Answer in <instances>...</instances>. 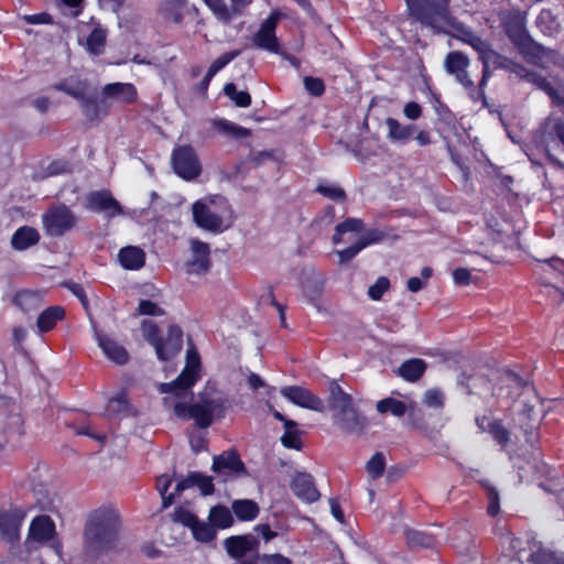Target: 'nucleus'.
Returning a JSON list of instances; mask_svg holds the SVG:
<instances>
[{
  "instance_id": "nucleus-1",
  "label": "nucleus",
  "mask_w": 564,
  "mask_h": 564,
  "mask_svg": "<svg viewBox=\"0 0 564 564\" xmlns=\"http://www.w3.org/2000/svg\"><path fill=\"white\" fill-rule=\"evenodd\" d=\"M120 517L112 507L102 506L91 511L85 525V549L98 555L115 546L118 539Z\"/></svg>"
},
{
  "instance_id": "nucleus-2",
  "label": "nucleus",
  "mask_w": 564,
  "mask_h": 564,
  "mask_svg": "<svg viewBox=\"0 0 564 564\" xmlns=\"http://www.w3.org/2000/svg\"><path fill=\"white\" fill-rule=\"evenodd\" d=\"M328 391V410L334 423L348 433H361L367 426V420L356 410L351 395L335 381L330 382Z\"/></svg>"
},
{
  "instance_id": "nucleus-3",
  "label": "nucleus",
  "mask_w": 564,
  "mask_h": 564,
  "mask_svg": "<svg viewBox=\"0 0 564 564\" xmlns=\"http://www.w3.org/2000/svg\"><path fill=\"white\" fill-rule=\"evenodd\" d=\"M192 214L197 227L214 234L227 230L232 224L231 207L223 196L195 202Z\"/></svg>"
},
{
  "instance_id": "nucleus-4",
  "label": "nucleus",
  "mask_w": 564,
  "mask_h": 564,
  "mask_svg": "<svg viewBox=\"0 0 564 564\" xmlns=\"http://www.w3.org/2000/svg\"><path fill=\"white\" fill-rule=\"evenodd\" d=\"M227 401L217 395L204 391L199 393L198 400L187 405L185 403H176L174 405V413L181 419H193L197 426L202 429L208 427L215 417H223L225 415Z\"/></svg>"
},
{
  "instance_id": "nucleus-5",
  "label": "nucleus",
  "mask_w": 564,
  "mask_h": 564,
  "mask_svg": "<svg viewBox=\"0 0 564 564\" xmlns=\"http://www.w3.org/2000/svg\"><path fill=\"white\" fill-rule=\"evenodd\" d=\"M41 219L44 234L51 238L64 236L78 223L77 215L65 204L51 206L42 214Z\"/></svg>"
},
{
  "instance_id": "nucleus-6",
  "label": "nucleus",
  "mask_w": 564,
  "mask_h": 564,
  "mask_svg": "<svg viewBox=\"0 0 564 564\" xmlns=\"http://www.w3.org/2000/svg\"><path fill=\"white\" fill-rule=\"evenodd\" d=\"M411 14L423 24L441 28L449 23V0H405Z\"/></svg>"
},
{
  "instance_id": "nucleus-7",
  "label": "nucleus",
  "mask_w": 564,
  "mask_h": 564,
  "mask_svg": "<svg viewBox=\"0 0 564 564\" xmlns=\"http://www.w3.org/2000/svg\"><path fill=\"white\" fill-rule=\"evenodd\" d=\"M200 358L195 348H188L186 351V365L180 376L172 382L162 383L160 391L162 393H174L176 397H183L199 379Z\"/></svg>"
},
{
  "instance_id": "nucleus-8",
  "label": "nucleus",
  "mask_w": 564,
  "mask_h": 564,
  "mask_svg": "<svg viewBox=\"0 0 564 564\" xmlns=\"http://www.w3.org/2000/svg\"><path fill=\"white\" fill-rule=\"evenodd\" d=\"M445 69L453 75L467 91L474 101L485 99V91L476 89L473 79L468 74L469 59L460 52L454 51L446 55L444 62Z\"/></svg>"
},
{
  "instance_id": "nucleus-9",
  "label": "nucleus",
  "mask_w": 564,
  "mask_h": 564,
  "mask_svg": "<svg viewBox=\"0 0 564 564\" xmlns=\"http://www.w3.org/2000/svg\"><path fill=\"white\" fill-rule=\"evenodd\" d=\"M171 161L174 172L185 181L195 180L202 172L197 154L189 145L174 149Z\"/></svg>"
},
{
  "instance_id": "nucleus-10",
  "label": "nucleus",
  "mask_w": 564,
  "mask_h": 564,
  "mask_svg": "<svg viewBox=\"0 0 564 564\" xmlns=\"http://www.w3.org/2000/svg\"><path fill=\"white\" fill-rule=\"evenodd\" d=\"M85 207L94 213H104L108 218L122 214L119 202L108 191L89 193L85 198Z\"/></svg>"
},
{
  "instance_id": "nucleus-11",
  "label": "nucleus",
  "mask_w": 564,
  "mask_h": 564,
  "mask_svg": "<svg viewBox=\"0 0 564 564\" xmlns=\"http://www.w3.org/2000/svg\"><path fill=\"white\" fill-rule=\"evenodd\" d=\"M281 394L293 404L316 412H324V402L310 390L299 387L289 386L281 389Z\"/></svg>"
},
{
  "instance_id": "nucleus-12",
  "label": "nucleus",
  "mask_w": 564,
  "mask_h": 564,
  "mask_svg": "<svg viewBox=\"0 0 564 564\" xmlns=\"http://www.w3.org/2000/svg\"><path fill=\"white\" fill-rule=\"evenodd\" d=\"M189 247L192 257L185 264L187 268V273H206L210 268L209 245L197 238H192L189 240Z\"/></svg>"
},
{
  "instance_id": "nucleus-13",
  "label": "nucleus",
  "mask_w": 564,
  "mask_h": 564,
  "mask_svg": "<svg viewBox=\"0 0 564 564\" xmlns=\"http://www.w3.org/2000/svg\"><path fill=\"white\" fill-rule=\"evenodd\" d=\"M279 17L270 14L260 25L259 31L253 35V44L271 53L280 54L279 42L275 36V29Z\"/></svg>"
},
{
  "instance_id": "nucleus-14",
  "label": "nucleus",
  "mask_w": 564,
  "mask_h": 564,
  "mask_svg": "<svg viewBox=\"0 0 564 564\" xmlns=\"http://www.w3.org/2000/svg\"><path fill=\"white\" fill-rule=\"evenodd\" d=\"M55 524L48 516H39L31 522L29 529V539L39 543H52L54 549H58L55 543Z\"/></svg>"
},
{
  "instance_id": "nucleus-15",
  "label": "nucleus",
  "mask_w": 564,
  "mask_h": 564,
  "mask_svg": "<svg viewBox=\"0 0 564 564\" xmlns=\"http://www.w3.org/2000/svg\"><path fill=\"white\" fill-rule=\"evenodd\" d=\"M212 469L227 477L245 473V465L236 451H228L214 457Z\"/></svg>"
},
{
  "instance_id": "nucleus-16",
  "label": "nucleus",
  "mask_w": 564,
  "mask_h": 564,
  "mask_svg": "<svg viewBox=\"0 0 564 564\" xmlns=\"http://www.w3.org/2000/svg\"><path fill=\"white\" fill-rule=\"evenodd\" d=\"M291 488L294 495L306 503L317 501L321 496L315 487L313 477L306 473L295 474L291 482Z\"/></svg>"
},
{
  "instance_id": "nucleus-17",
  "label": "nucleus",
  "mask_w": 564,
  "mask_h": 564,
  "mask_svg": "<svg viewBox=\"0 0 564 564\" xmlns=\"http://www.w3.org/2000/svg\"><path fill=\"white\" fill-rule=\"evenodd\" d=\"M182 329L178 326L171 325L165 339L160 340L155 352L160 360H169L177 355L182 349Z\"/></svg>"
},
{
  "instance_id": "nucleus-18",
  "label": "nucleus",
  "mask_w": 564,
  "mask_h": 564,
  "mask_svg": "<svg viewBox=\"0 0 564 564\" xmlns=\"http://www.w3.org/2000/svg\"><path fill=\"white\" fill-rule=\"evenodd\" d=\"M25 518V511L19 508L0 513V531L9 541L19 539L21 523Z\"/></svg>"
},
{
  "instance_id": "nucleus-19",
  "label": "nucleus",
  "mask_w": 564,
  "mask_h": 564,
  "mask_svg": "<svg viewBox=\"0 0 564 564\" xmlns=\"http://www.w3.org/2000/svg\"><path fill=\"white\" fill-rule=\"evenodd\" d=\"M257 539L251 535H234L224 541V546L229 556L234 558L243 557L247 553L258 549Z\"/></svg>"
},
{
  "instance_id": "nucleus-20",
  "label": "nucleus",
  "mask_w": 564,
  "mask_h": 564,
  "mask_svg": "<svg viewBox=\"0 0 564 564\" xmlns=\"http://www.w3.org/2000/svg\"><path fill=\"white\" fill-rule=\"evenodd\" d=\"M94 333L98 346L101 348L107 358H109L110 360L118 365H124L128 361L129 355L124 347H122L108 336L101 334L95 326Z\"/></svg>"
},
{
  "instance_id": "nucleus-21",
  "label": "nucleus",
  "mask_w": 564,
  "mask_h": 564,
  "mask_svg": "<svg viewBox=\"0 0 564 564\" xmlns=\"http://www.w3.org/2000/svg\"><path fill=\"white\" fill-rule=\"evenodd\" d=\"M118 260L127 270H140L145 263V252L137 246H127L119 250Z\"/></svg>"
},
{
  "instance_id": "nucleus-22",
  "label": "nucleus",
  "mask_w": 564,
  "mask_h": 564,
  "mask_svg": "<svg viewBox=\"0 0 564 564\" xmlns=\"http://www.w3.org/2000/svg\"><path fill=\"white\" fill-rule=\"evenodd\" d=\"M102 94L107 98H113L121 102H133L138 93L135 87L130 83H111L102 88Z\"/></svg>"
},
{
  "instance_id": "nucleus-23",
  "label": "nucleus",
  "mask_w": 564,
  "mask_h": 564,
  "mask_svg": "<svg viewBox=\"0 0 564 564\" xmlns=\"http://www.w3.org/2000/svg\"><path fill=\"white\" fill-rule=\"evenodd\" d=\"M388 138L393 142L406 143L417 131L416 124H402L394 118H387Z\"/></svg>"
},
{
  "instance_id": "nucleus-24",
  "label": "nucleus",
  "mask_w": 564,
  "mask_h": 564,
  "mask_svg": "<svg viewBox=\"0 0 564 564\" xmlns=\"http://www.w3.org/2000/svg\"><path fill=\"white\" fill-rule=\"evenodd\" d=\"M40 240V235L36 229L22 226L11 237V247L14 250L23 251L36 245Z\"/></svg>"
},
{
  "instance_id": "nucleus-25",
  "label": "nucleus",
  "mask_w": 564,
  "mask_h": 564,
  "mask_svg": "<svg viewBox=\"0 0 564 564\" xmlns=\"http://www.w3.org/2000/svg\"><path fill=\"white\" fill-rule=\"evenodd\" d=\"M53 87L58 91L69 95L78 101L79 99H84V96L87 95L88 83L87 80H83L78 77H69L61 80Z\"/></svg>"
},
{
  "instance_id": "nucleus-26",
  "label": "nucleus",
  "mask_w": 564,
  "mask_h": 564,
  "mask_svg": "<svg viewBox=\"0 0 564 564\" xmlns=\"http://www.w3.org/2000/svg\"><path fill=\"white\" fill-rule=\"evenodd\" d=\"M65 312L61 306H51L44 310L36 322L40 333H45L54 328L56 323L64 318Z\"/></svg>"
},
{
  "instance_id": "nucleus-27",
  "label": "nucleus",
  "mask_w": 564,
  "mask_h": 564,
  "mask_svg": "<svg viewBox=\"0 0 564 564\" xmlns=\"http://www.w3.org/2000/svg\"><path fill=\"white\" fill-rule=\"evenodd\" d=\"M411 408V403L408 404L392 397L384 398L376 404V409L380 414L390 413L395 417L403 416Z\"/></svg>"
},
{
  "instance_id": "nucleus-28",
  "label": "nucleus",
  "mask_w": 564,
  "mask_h": 564,
  "mask_svg": "<svg viewBox=\"0 0 564 564\" xmlns=\"http://www.w3.org/2000/svg\"><path fill=\"white\" fill-rule=\"evenodd\" d=\"M14 303L24 312L34 311L42 304V293L31 290L20 291L14 296Z\"/></svg>"
},
{
  "instance_id": "nucleus-29",
  "label": "nucleus",
  "mask_w": 564,
  "mask_h": 564,
  "mask_svg": "<svg viewBox=\"0 0 564 564\" xmlns=\"http://www.w3.org/2000/svg\"><path fill=\"white\" fill-rule=\"evenodd\" d=\"M426 368L425 362L422 359L413 358L404 361L398 369L400 377L408 381H416L424 373Z\"/></svg>"
},
{
  "instance_id": "nucleus-30",
  "label": "nucleus",
  "mask_w": 564,
  "mask_h": 564,
  "mask_svg": "<svg viewBox=\"0 0 564 564\" xmlns=\"http://www.w3.org/2000/svg\"><path fill=\"white\" fill-rule=\"evenodd\" d=\"M523 400L522 402V410L520 414L531 421L536 416V406L540 403L538 395L535 394V391L532 387L525 384L524 386V392L522 393Z\"/></svg>"
},
{
  "instance_id": "nucleus-31",
  "label": "nucleus",
  "mask_w": 564,
  "mask_h": 564,
  "mask_svg": "<svg viewBox=\"0 0 564 564\" xmlns=\"http://www.w3.org/2000/svg\"><path fill=\"white\" fill-rule=\"evenodd\" d=\"M215 129L224 135L232 139H243L249 135V130L228 121L226 119H218L214 121Z\"/></svg>"
},
{
  "instance_id": "nucleus-32",
  "label": "nucleus",
  "mask_w": 564,
  "mask_h": 564,
  "mask_svg": "<svg viewBox=\"0 0 564 564\" xmlns=\"http://www.w3.org/2000/svg\"><path fill=\"white\" fill-rule=\"evenodd\" d=\"M232 511L239 520L250 521L257 518L259 513V507L252 500H236L232 503Z\"/></svg>"
},
{
  "instance_id": "nucleus-33",
  "label": "nucleus",
  "mask_w": 564,
  "mask_h": 564,
  "mask_svg": "<svg viewBox=\"0 0 564 564\" xmlns=\"http://www.w3.org/2000/svg\"><path fill=\"white\" fill-rule=\"evenodd\" d=\"M130 411V405L126 392L121 391L116 397L109 399L106 406V414L108 416L127 415Z\"/></svg>"
},
{
  "instance_id": "nucleus-34",
  "label": "nucleus",
  "mask_w": 564,
  "mask_h": 564,
  "mask_svg": "<svg viewBox=\"0 0 564 564\" xmlns=\"http://www.w3.org/2000/svg\"><path fill=\"white\" fill-rule=\"evenodd\" d=\"M208 519L214 527L220 529L229 528L234 522V518L230 510L224 506L213 507L209 511Z\"/></svg>"
},
{
  "instance_id": "nucleus-35",
  "label": "nucleus",
  "mask_w": 564,
  "mask_h": 564,
  "mask_svg": "<svg viewBox=\"0 0 564 564\" xmlns=\"http://www.w3.org/2000/svg\"><path fill=\"white\" fill-rule=\"evenodd\" d=\"M301 432L297 429L296 422H286L284 426V434L281 436V443L283 446L292 449H301L302 441L300 438Z\"/></svg>"
},
{
  "instance_id": "nucleus-36",
  "label": "nucleus",
  "mask_w": 564,
  "mask_h": 564,
  "mask_svg": "<svg viewBox=\"0 0 564 564\" xmlns=\"http://www.w3.org/2000/svg\"><path fill=\"white\" fill-rule=\"evenodd\" d=\"M322 293L323 282L321 279L313 282H307L303 285V296L306 299L308 304L315 306L317 310H321L319 297Z\"/></svg>"
},
{
  "instance_id": "nucleus-37",
  "label": "nucleus",
  "mask_w": 564,
  "mask_h": 564,
  "mask_svg": "<svg viewBox=\"0 0 564 564\" xmlns=\"http://www.w3.org/2000/svg\"><path fill=\"white\" fill-rule=\"evenodd\" d=\"M183 7L184 3L182 0H166L161 7V11L164 18L173 21L174 23H181L183 20Z\"/></svg>"
},
{
  "instance_id": "nucleus-38",
  "label": "nucleus",
  "mask_w": 564,
  "mask_h": 564,
  "mask_svg": "<svg viewBox=\"0 0 564 564\" xmlns=\"http://www.w3.org/2000/svg\"><path fill=\"white\" fill-rule=\"evenodd\" d=\"M224 93L235 102L237 107L246 108L251 104L250 94L245 90L238 91L236 85L232 83L225 85Z\"/></svg>"
},
{
  "instance_id": "nucleus-39",
  "label": "nucleus",
  "mask_w": 564,
  "mask_h": 564,
  "mask_svg": "<svg viewBox=\"0 0 564 564\" xmlns=\"http://www.w3.org/2000/svg\"><path fill=\"white\" fill-rule=\"evenodd\" d=\"M486 432L491 434L494 440L502 447L508 445L510 433L500 421H488Z\"/></svg>"
},
{
  "instance_id": "nucleus-40",
  "label": "nucleus",
  "mask_w": 564,
  "mask_h": 564,
  "mask_svg": "<svg viewBox=\"0 0 564 564\" xmlns=\"http://www.w3.org/2000/svg\"><path fill=\"white\" fill-rule=\"evenodd\" d=\"M405 538L408 544L412 547H430L434 544L432 535L417 530H406Z\"/></svg>"
},
{
  "instance_id": "nucleus-41",
  "label": "nucleus",
  "mask_w": 564,
  "mask_h": 564,
  "mask_svg": "<svg viewBox=\"0 0 564 564\" xmlns=\"http://www.w3.org/2000/svg\"><path fill=\"white\" fill-rule=\"evenodd\" d=\"M106 33L101 29H95L87 37V50L94 55H99L104 51Z\"/></svg>"
},
{
  "instance_id": "nucleus-42",
  "label": "nucleus",
  "mask_w": 564,
  "mask_h": 564,
  "mask_svg": "<svg viewBox=\"0 0 564 564\" xmlns=\"http://www.w3.org/2000/svg\"><path fill=\"white\" fill-rule=\"evenodd\" d=\"M192 532L194 538L200 542H209L216 536L214 525L199 521L198 519L195 525L192 528Z\"/></svg>"
},
{
  "instance_id": "nucleus-43",
  "label": "nucleus",
  "mask_w": 564,
  "mask_h": 564,
  "mask_svg": "<svg viewBox=\"0 0 564 564\" xmlns=\"http://www.w3.org/2000/svg\"><path fill=\"white\" fill-rule=\"evenodd\" d=\"M171 484H172V479L167 475H161L156 480V489L162 497V508L163 509L169 508L173 503V500H174V496H175L174 492L166 495Z\"/></svg>"
},
{
  "instance_id": "nucleus-44",
  "label": "nucleus",
  "mask_w": 564,
  "mask_h": 564,
  "mask_svg": "<svg viewBox=\"0 0 564 564\" xmlns=\"http://www.w3.org/2000/svg\"><path fill=\"white\" fill-rule=\"evenodd\" d=\"M141 330L144 339L156 349L161 340L158 326L152 321L144 319L141 323Z\"/></svg>"
},
{
  "instance_id": "nucleus-45",
  "label": "nucleus",
  "mask_w": 564,
  "mask_h": 564,
  "mask_svg": "<svg viewBox=\"0 0 564 564\" xmlns=\"http://www.w3.org/2000/svg\"><path fill=\"white\" fill-rule=\"evenodd\" d=\"M386 468V459L382 453H376L366 465L367 473L377 479L382 476Z\"/></svg>"
},
{
  "instance_id": "nucleus-46",
  "label": "nucleus",
  "mask_w": 564,
  "mask_h": 564,
  "mask_svg": "<svg viewBox=\"0 0 564 564\" xmlns=\"http://www.w3.org/2000/svg\"><path fill=\"white\" fill-rule=\"evenodd\" d=\"M482 64H488L489 66H494L495 68H506L508 69L510 61L506 57L498 54L496 51L489 50L482 55L480 58Z\"/></svg>"
},
{
  "instance_id": "nucleus-47",
  "label": "nucleus",
  "mask_w": 564,
  "mask_h": 564,
  "mask_svg": "<svg viewBox=\"0 0 564 564\" xmlns=\"http://www.w3.org/2000/svg\"><path fill=\"white\" fill-rule=\"evenodd\" d=\"M531 560L534 564H564L563 560L545 549H539L533 552L531 554Z\"/></svg>"
},
{
  "instance_id": "nucleus-48",
  "label": "nucleus",
  "mask_w": 564,
  "mask_h": 564,
  "mask_svg": "<svg viewBox=\"0 0 564 564\" xmlns=\"http://www.w3.org/2000/svg\"><path fill=\"white\" fill-rule=\"evenodd\" d=\"M316 191L333 200L341 202L346 198L344 189L337 185L321 184L317 186Z\"/></svg>"
},
{
  "instance_id": "nucleus-49",
  "label": "nucleus",
  "mask_w": 564,
  "mask_h": 564,
  "mask_svg": "<svg viewBox=\"0 0 564 564\" xmlns=\"http://www.w3.org/2000/svg\"><path fill=\"white\" fill-rule=\"evenodd\" d=\"M208 7L213 10V12L223 21L228 22L231 20L232 15L236 14L232 11V8L229 9L223 0H208L206 1Z\"/></svg>"
},
{
  "instance_id": "nucleus-50",
  "label": "nucleus",
  "mask_w": 564,
  "mask_h": 564,
  "mask_svg": "<svg viewBox=\"0 0 564 564\" xmlns=\"http://www.w3.org/2000/svg\"><path fill=\"white\" fill-rule=\"evenodd\" d=\"M239 53V51H231L217 57L208 68L209 77H214L220 69H223L227 64L236 58Z\"/></svg>"
},
{
  "instance_id": "nucleus-51",
  "label": "nucleus",
  "mask_w": 564,
  "mask_h": 564,
  "mask_svg": "<svg viewBox=\"0 0 564 564\" xmlns=\"http://www.w3.org/2000/svg\"><path fill=\"white\" fill-rule=\"evenodd\" d=\"M423 403L432 409H441L444 405V394L438 389H429L423 395Z\"/></svg>"
},
{
  "instance_id": "nucleus-52",
  "label": "nucleus",
  "mask_w": 564,
  "mask_h": 564,
  "mask_svg": "<svg viewBox=\"0 0 564 564\" xmlns=\"http://www.w3.org/2000/svg\"><path fill=\"white\" fill-rule=\"evenodd\" d=\"M389 286H390L389 279L386 276H380L377 279L375 284L369 286L368 296L373 301H379L382 297L383 293L386 291H388Z\"/></svg>"
},
{
  "instance_id": "nucleus-53",
  "label": "nucleus",
  "mask_w": 564,
  "mask_h": 564,
  "mask_svg": "<svg viewBox=\"0 0 564 564\" xmlns=\"http://www.w3.org/2000/svg\"><path fill=\"white\" fill-rule=\"evenodd\" d=\"M463 40L465 43L469 44L475 51L479 53L480 58L490 47L486 41L474 34L473 32H466L464 34Z\"/></svg>"
},
{
  "instance_id": "nucleus-54",
  "label": "nucleus",
  "mask_w": 564,
  "mask_h": 564,
  "mask_svg": "<svg viewBox=\"0 0 564 564\" xmlns=\"http://www.w3.org/2000/svg\"><path fill=\"white\" fill-rule=\"evenodd\" d=\"M78 102L80 104V106L83 108L84 115L88 119L93 120V119L98 118L99 110H98V102H97L96 98L86 95V96H84V99H79Z\"/></svg>"
},
{
  "instance_id": "nucleus-55",
  "label": "nucleus",
  "mask_w": 564,
  "mask_h": 564,
  "mask_svg": "<svg viewBox=\"0 0 564 564\" xmlns=\"http://www.w3.org/2000/svg\"><path fill=\"white\" fill-rule=\"evenodd\" d=\"M484 487L487 489V498H488V514L491 517H495L500 511V503H499V494L496 490V488L489 486L488 484H482Z\"/></svg>"
},
{
  "instance_id": "nucleus-56",
  "label": "nucleus",
  "mask_w": 564,
  "mask_h": 564,
  "mask_svg": "<svg viewBox=\"0 0 564 564\" xmlns=\"http://www.w3.org/2000/svg\"><path fill=\"white\" fill-rule=\"evenodd\" d=\"M137 314L161 316L164 314V310L150 300H141L138 305Z\"/></svg>"
},
{
  "instance_id": "nucleus-57",
  "label": "nucleus",
  "mask_w": 564,
  "mask_h": 564,
  "mask_svg": "<svg viewBox=\"0 0 564 564\" xmlns=\"http://www.w3.org/2000/svg\"><path fill=\"white\" fill-rule=\"evenodd\" d=\"M304 87L313 96H321L325 91L324 82L316 77L306 76Z\"/></svg>"
},
{
  "instance_id": "nucleus-58",
  "label": "nucleus",
  "mask_w": 564,
  "mask_h": 564,
  "mask_svg": "<svg viewBox=\"0 0 564 564\" xmlns=\"http://www.w3.org/2000/svg\"><path fill=\"white\" fill-rule=\"evenodd\" d=\"M364 248H365V243H360V242H359V240H358L355 245H352V246H350V247H348V248H346V249H344V250H339V251H337V254H338V257H339V261H340V263H345V262L350 261V260H351V259H354V258H355V257H356V256H357V254H358V253H359Z\"/></svg>"
},
{
  "instance_id": "nucleus-59",
  "label": "nucleus",
  "mask_w": 564,
  "mask_h": 564,
  "mask_svg": "<svg viewBox=\"0 0 564 564\" xmlns=\"http://www.w3.org/2000/svg\"><path fill=\"white\" fill-rule=\"evenodd\" d=\"M195 486H197L204 496L210 495L214 491L213 479L209 476L195 473Z\"/></svg>"
},
{
  "instance_id": "nucleus-60",
  "label": "nucleus",
  "mask_w": 564,
  "mask_h": 564,
  "mask_svg": "<svg viewBox=\"0 0 564 564\" xmlns=\"http://www.w3.org/2000/svg\"><path fill=\"white\" fill-rule=\"evenodd\" d=\"M337 231L346 232H359L364 228V224L360 219L357 218H348L345 221L338 224Z\"/></svg>"
},
{
  "instance_id": "nucleus-61",
  "label": "nucleus",
  "mask_w": 564,
  "mask_h": 564,
  "mask_svg": "<svg viewBox=\"0 0 564 564\" xmlns=\"http://www.w3.org/2000/svg\"><path fill=\"white\" fill-rule=\"evenodd\" d=\"M508 70H510L511 73L516 74L520 78H523V79H525L528 82L536 80L538 79V74L536 73L530 72L524 66H522L520 64H517V63H513L511 61H510Z\"/></svg>"
},
{
  "instance_id": "nucleus-62",
  "label": "nucleus",
  "mask_w": 564,
  "mask_h": 564,
  "mask_svg": "<svg viewBox=\"0 0 564 564\" xmlns=\"http://www.w3.org/2000/svg\"><path fill=\"white\" fill-rule=\"evenodd\" d=\"M174 519L177 522L183 523L184 525L189 527L191 529L195 525L197 518L192 512L184 510V509H177L174 512Z\"/></svg>"
},
{
  "instance_id": "nucleus-63",
  "label": "nucleus",
  "mask_w": 564,
  "mask_h": 564,
  "mask_svg": "<svg viewBox=\"0 0 564 564\" xmlns=\"http://www.w3.org/2000/svg\"><path fill=\"white\" fill-rule=\"evenodd\" d=\"M21 19L28 24H51L53 22L52 17L45 12L23 15Z\"/></svg>"
},
{
  "instance_id": "nucleus-64",
  "label": "nucleus",
  "mask_w": 564,
  "mask_h": 564,
  "mask_svg": "<svg viewBox=\"0 0 564 564\" xmlns=\"http://www.w3.org/2000/svg\"><path fill=\"white\" fill-rule=\"evenodd\" d=\"M403 115L410 120H417L422 116V107L415 101H410L404 105Z\"/></svg>"
}]
</instances>
